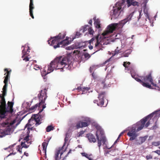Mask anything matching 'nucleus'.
I'll use <instances>...</instances> for the list:
<instances>
[{
  "mask_svg": "<svg viewBox=\"0 0 160 160\" xmlns=\"http://www.w3.org/2000/svg\"><path fill=\"white\" fill-rule=\"evenodd\" d=\"M130 72L132 77L139 82L143 86L149 89H153L151 85L149 84V82L155 87L156 89L160 91V80H158V82H154L151 72L145 76H138L133 70L130 71Z\"/></svg>",
  "mask_w": 160,
  "mask_h": 160,
  "instance_id": "nucleus-1",
  "label": "nucleus"
},
{
  "mask_svg": "<svg viewBox=\"0 0 160 160\" xmlns=\"http://www.w3.org/2000/svg\"><path fill=\"white\" fill-rule=\"evenodd\" d=\"M0 105V114L4 115L7 112L12 113L13 112V107L14 102L8 101V106L6 108V102L4 98L1 100Z\"/></svg>",
  "mask_w": 160,
  "mask_h": 160,
  "instance_id": "nucleus-2",
  "label": "nucleus"
},
{
  "mask_svg": "<svg viewBox=\"0 0 160 160\" xmlns=\"http://www.w3.org/2000/svg\"><path fill=\"white\" fill-rule=\"evenodd\" d=\"M97 130L96 133V136L98 140V145L100 149L102 143L103 145L105 144L106 141V137L104 135V132L102 130L100 127H96Z\"/></svg>",
  "mask_w": 160,
  "mask_h": 160,
  "instance_id": "nucleus-3",
  "label": "nucleus"
},
{
  "mask_svg": "<svg viewBox=\"0 0 160 160\" xmlns=\"http://www.w3.org/2000/svg\"><path fill=\"white\" fill-rule=\"evenodd\" d=\"M15 122V120L11 122L9 119H7L5 122H3L2 123V125L4 127H7L6 131H4L0 134V138H2L5 136L6 135L8 134L11 131V128L10 127L13 125Z\"/></svg>",
  "mask_w": 160,
  "mask_h": 160,
  "instance_id": "nucleus-4",
  "label": "nucleus"
},
{
  "mask_svg": "<svg viewBox=\"0 0 160 160\" xmlns=\"http://www.w3.org/2000/svg\"><path fill=\"white\" fill-rule=\"evenodd\" d=\"M123 5L122 2H117L115 6L113 7V12L112 14L111 19H115L118 18L121 12L122 7Z\"/></svg>",
  "mask_w": 160,
  "mask_h": 160,
  "instance_id": "nucleus-5",
  "label": "nucleus"
},
{
  "mask_svg": "<svg viewBox=\"0 0 160 160\" xmlns=\"http://www.w3.org/2000/svg\"><path fill=\"white\" fill-rule=\"evenodd\" d=\"M65 36L66 34L65 33H59L58 35L52 38L51 39L48 40V43L51 45H52L53 46L54 45H56L59 43L60 40H62L65 38Z\"/></svg>",
  "mask_w": 160,
  "mask_h": 160,
  "instance_id": "nucleus-6",
  "label": "nucleus"
},
{
  "mask_svg": "<svg viewBox=\"0 0 160 160\" xmlns=\"http://www.w3.org/2000/svg\"><path fill=\"white\" fill-rule=\"evenodd\" d=\"M4 71L6 72L4 74V75H6V76L5 77L4 80L3 81L5 84L2 88V93H3L4 96H6L7 92L8 83L9 79L11 70L8 71V69L6 68L4 69Z\"/></svg>",
  "mask_w": 160,
  "mask_h": 160,
  "instance_id": "nucleus-7",
  "label": "nucleus"
},
{
  "mask_svg": "<svg viewBox=\"0 0 160 160\" xmlns=\"http://www.w3.org/2000/svg\"><path fill=\"white\" fill-rule=\"evenodd\" d=\"M118 23H114L109 25L107 28V30L102 33V35L104 37V38H106V36L112 33L118 28Z\"/></svg>",
  "mask_w": 160,
  "mask_h": 160,
  "instance_id": "nucleus-8",
  "label": "nucleus"
},
{
  "mask_svg": "<svg viewBox=\"0 0 160 160\" xmlns=\"http://www.w3.org/2000/svg\"><path fill=\"white\" fill-rule=\"evenodd\" d=\"M47 90L46 89H44L41 90L38 95V97L39 99V102L42 104H45V101L47 97Z\"/></svg>",
  "mask_w": 160,
  "mask_h": 160,
  "instance_id": "nucleus-9",
  "label": "nucleus"
},
{
  "mask_svg": "<svg viewBox=\"0 0 160 160\" xmlns=\"http://www.w3.org/2000/svg\"><path fill=\"white\" fill-rule=\"evenodd\" d=\"M149 116L150 115H148L136 123L135 127L137 128V131H139L143 128L145 123L149 119L148 118Z\"/></svg>",
  "mask_w": 160,
  "mask_h": 160,
  "instance_id": "nucleus-10",
  "label": "nucleus"
},
{
  "mask_svg": "<svg viewBox=\"0 0 160 160\" xmlns=\"http://www.w3.org/2000/svg\"><path fill=\"white\" fill-rule=\"evenodd\" d=\"M106 93L105 92H102L98 95V100H94L93 102L94 103H97V105L98 106L102 107L104 105V98L106 96Z\"/></svg>",
  "mask_w": 160,
  "mask_h": 160,
  "instance_id": "nucleus-11",
  "label": "nucleus"
},
{
  "mask_svg": "<svg viewBox=\"0 0 160 160\" xmlns=\"http://www.w3.org/2000/svg\"><path fill=\"white\" fill-rule=\"evenodd\" d=\"M136 128L134 127H132L129 130L127 133V135L131 137L129 139L130 141H132L135 139L138 136V135L137 134Z\"/></svg>",
  "mask_w": 160,
  "mask_h": 160,
  "instance_id": "nucleus-12",
  "label": "nucleus"
},
{
  "mask_svg": "<svg viewBox=\"0 0 160 160\" xmlns=\"http://www.w3.org/2000/svg\"><path fill=\"white\" fill-rule=\"evenodd\" d=\"M55 66L56 65L55 64L54 62L53 61H52L51 62L50 64L48 66V68L47 71L45 69L46 67L44 68L43 70L42 74L44 76H45L47 74L52 72L54 69H56V68L54 67V66Z\"/></svg>",
  "mask_w": 160,
  "mask_h": 160,
  "instance_id": "nucleus-13",
  "label": "nucleus"
},
{
  "mask_svg": "<svg viewBox=\"0 0 160 160\" xmlns=\"http://www.w3.org/2000/svg\"><path fill=\"white\" fill-rule=\"evenodd\" d=\"M61 61L63 64V68H67L68 69L70 68V63H71L68 57L61 56Z\"/></svg>",
  "mask_w": 160,
  "mask_h": 160,
  "instance_id": "nucleus-14",
  "label": "nucleus"
},
{
  "mask_svg": "<svg viewBox=\"0 0 160 160\" xmlns=\"http://www.w3.org/2000/svg\"><path fill=\"white\" fill-rule=\"evenodd\" d=\"M45 104H42L40 102L36 104L35 105L32 106L30 108V110L31 111H34L38 108L39 111V113L41 112L44 109L46 108Z\"/></svg>",
  "mask_w": 160,
  "mask_h": 160,
  "instance_id": "nucleus-15",
  "label": "nucleus"
},
{
  "mask_svg": "<svg viewBox=\"0 0 160 160\" xmlns=\"http://www.w3.org/2000/svg\"><path fill=\"white\" fill-rule=\"evenodd\" d=\"M53 61L56 65L54 67L56 68V69H62L63 68L64 66H63V64L60 57L56 58Z\"/></svg>",
  "mask_w": 160,
  "mask_h": 160,
  "instance_id": "nucleus-16",
  "label": "nucleus"
},
{
  "mask_svg": "<svg viewBox=\"0 0 160 160\" xmlns=\"http://www.w3.org/2000/svg\"><path fill=\"white\" fill-rule=\"evenodd\" d=\"M40 113L38 112V114H34L32 115V117L31 118L32 120H34L36 122L35 126L36 127L38 126L41 123V119L42 118L43 116H42L40 115Z\"/></svg>",
  "mask_w": 160,
  "mask_h": 160,
  "instance_id": "nucleus-17",
  "label": "nucleus"
},
{
  "mask_svg": "<svg viewBox=\"0 0 160 160\" xmlns=\"http://www.w3.org/2000/svg\"><path fill=\"white\" fill-rule=\"evenodd\" d=\"M85 122H83L81 121H79L78 122L76 126L77 129L88 126L89 124V121L85 120Z\"/></svg>",
  "mask_w": 160,
  "mask_h": 160,
  "instance_id": "nucleus-18",
  "label": "nucleus"
},
{
  "mask_svg": "<svg viewBox=\"0 0 160 160\" xmlns=\"http://www.w3.org/2000/svg\"><path fill=\"white\" fill-rule=\"evenodd\" d=\"M63 146H64L61 148H59L57 151L55 155V160H58L63 158L62 156L64 152L65 151V150L62 151V148Z\"/></svg>",
  "mask_w": 160,
  "mask_h": 160,
  "instance_id": "nucleus-19",
  "label": "nucleus"
},
{
  "mask_svg": "<svg viewBox=\"0 0 160 160\" xmlns=\"http://www.w3.org/2000/svg\"><path fill=\"white\" fill-rule=\"evenodd\" d=\"M99 38V35H97L95 38L96 42L95 44V47L94 48L95 52H97L99 51L100 50L102 49L101 47L102 46V44L100 43V42L99 41L98 38Z\"/></svg>",
  "mask_w": 160,
  "mask_h": 160,
  "instance_id": "nucleus-20",
  "label": "nucleus"
},
{
  "mask_svg": "<svg viewBox=\"0 0 160 160\" xmlns=\"http://www.w3.org/2000/svg\"><path fill=\"white\" fill-rule=\"evenodd\" d=\"M69 42L66 39L62 41L61 42H59V43H58L56 45H54V48L55 49L56 48H57L60 47H64L66 45H67L69 44Z\"/></svg>",
  "mask_w": 160,
  "mask_h": 160,
  "instance_id": "nucleus-21",
  "label": "nucleus"
},
{
  "mask_svg": "<svg viewBox=\"0 0 160 160\" xmlns=\"http://www.w3.org/2000/svg\"><path fill=\"white\" fill-rule=\"evenodd\" d=\"M34 8V7L33 3V0H30V2L29 4V14L30 15L33 19L34 18L33 14V10Z\"/></svg>",
  "mask_w": 160,
  "mask_h": 160,
  "instance_id": "nucleus-22",
  "label": "nucleus"
},
{
  "mask_svg": "<svg viewBox=\"0 0 160 160\" xmlns=\"http://www.w3.org/2000/svg\"><path fill=\"white\" fill-rule=\"evenodd\" d=\"M86 136L90 142H96V139L94 136L92 134L88 133L87 134Z\"/></svg>",
  "mask_w": 160,
  "mask_h": 160,
  "instance_id": "nucleus-23",
  "label": "nucleus"
},
{
  "mask_svg": "<svg viewBox=\"0 0 160 160\" xmlns=\"http://www.w3.org/2000/svg\"><path fill=\"white\" fill-rule=\"evenodd\" d=\"M76 89L78 90L79 91H82L83 92H82V94H85L90 89V88L87 87H82L81 86H79Z\"/></svg>",
  "mask_w": 160,
  "mask_h": 160,
  "instance_id": "nucleus-24",
  "label": "nucleus"
},
{
  "mask_svg": "<svg viewBox=\"0 0 160 160\" xmlns=\"http://www.w3.org/2000/svg\"><path fill=\"white\" fill-rule=\"evenodd\" d=\"M134 12H132L130 13L125 19L122 20L121 22V23L123 24V25L125 24L126 22L131 20V19L132 17L133 14Z\"/></svg>",
  "mask_w": 160,
  "mask_h": 160,
  "instance_id": "nucleus-25",
  "label": "nucleus"
},
{
  "mask_svg": "<svg viewBox=\"0 0 160 160\" xmlns=\"http://www.w3.org/2000/svg\"><path fill=\"white\" fill-rule=\"evenodd\" d=\"M94 21V25L95 27L97 28H101L100 20L99 19H96V17H95L93 18Z\"/></svg>",
  "mask_w": 160,
  "mask_h": 160,
  "instance_id": "nucleus-26",
  "label": "nucleus"
},
{
  "mask_svg": "<svg viewBox=\"0 0 160 160\" xmlns=\"http://www.w3.org/2000/svg\"><path fill=\"white\" fill-rule=\"evenodd\" d=\"M126 2L128 7H129L131 5L134 6L138 5V2L134 1V0H127Z\"/></svg>",
  "mask_w": 160,
  "mask_h": 160,
  "instance_id": "nucleus-27",
  "label": "nucleus"
},
{
  "mask_svg": "<svg viewBox=\"0 0 160 160\" xmlns=\"http://www.w3.org/2000/svg\"><path fill=\"white\" fill-rule=\"evenodd\" d=\"M148 115H150L148 117V118L151 119V118L154 116L155 117L160 116V111H155L154 112Z\"/></svg>",
  "mask_w": 160,
  "mask_h": 160,
  "instance_id": "nucleus-28",
  "label": "nucleus"
},
{
  "mask_svg": "<svg viewBox=\"0 0 160 160\" xmlns=\"http://www.w3.org/2000/svg\"><path fill=\"white\" fill-rule=\"evenodd\" d=\"M81 154L82 156L85 157L89 160H92V158L90 157L92 155L91 154H88L85 152H82Z\"/></svg>",
  "mask_w": 160,
  "mask_h": 160,
  "instance_id": "nucleus-29",
  "label": "nucleus"
},
{
  "mask_svg": "<svg viewBox=\"0 0 160 160\" xmlns=\"http://www.w3.org/2000/svg\"><path fill=\"white\" fill-rule=\"evenodd\" d=\"M48 144V143L46 142H43L42 144V151L46 154V149L47 146Z\"/></svg>",
  "mask_w": 160,
  "mask_h": 160,
  "instance_id": "nucleus-30",
  "label": "nucleus"
},
{
  "mask_svg": "<svg viewBox=\"0 0 160 160\" xmlns=\"http://www.w3.org/2000/svg\"><path fill=\"white\" fill-rule=\"evenodd\" d=\"M99 67L98 65H93L90 67L89 68V71L90 73H92L93 70H95L96 68Z\"/></svg>",
  "mask_w": 160,
  "mask_h": 160,
  "instance_id": "nucleus-31",
  "label": "nucleus"
},
{
  "mask_svg": "<svg viewBox=\"0 0 160 160\" xmlns=\"http://www.w3.org/2000/svg\"><path fill=\"white\" fill-rule=\"evenodd\" d=\"M89 26L88 25L83 27L82 28L80 29V31L82 32H85L86 31L88 30V28H89Z\"/></svg>",
  "mask_w": 160,
  "mask_h": 160,
  "instance_id": "nucleus-32",
  "label": "nucleus"
},
{
  "mask_svg": "<svg viewBox=\"0 0 160 160\" xmlns=\"http://www.w3.org/2000/svg\"><path fill=\"white\" fill-rule=\"evenodd\" d=\"M54 127L50 125L48 126L46 128V131L47 132H49L51 130L54 129Z\"/></svg>",
  "mask_w": 160,
  "mask_h": 160,
  "instance_id": "nucleus-33",
  "label": "nucleus"
},
{
  "mask_svg": "<svg viewBox=\"0 0 160 160\" xmlns=\"http://www.w3.org/2000/svg\"><path fill=\"white\" fill-rule=\"evenodd\" d=\"M131 53L130 50L127 51L123 55V57H128L129 54Z\"/></svg>",
  "mask_w": 160,
  "mask_h": 160,
  "instance_id": "nucleus-34",
  "label": "nucleus"
},
{
  "mask_svg": "<svg viewBox=\"0 0 160 160\" xmlns=\"http://www.w3.org/2000/svg\"><path fill=\"white\" fill-rule=\"evenodd\" d=\"M112 71L110 70L109 72H108L107 74L106 78H111L112 77Z\"/></svg>",
  "mask_w": 160,
  "mask_h": 160,
  "instance_id": "nucleus-35",
  "label": "nucleus"
},
{
  "mask_svg": "<svg viewBox=\"0 0 160 160\" xmlns=\"http://www.w3.org/2000/svg\"><path fill=\"white\" fill-rule=\"evenodd\" d=\"M85 132V131H81L78 132L77 134V137H82Z\"/></svg>",
  "mask_w": 160,
  "mask_h": 160,
  "instance_id": "nucleus-36",
  "label": "nucleus"
},
{
  "mask_svg": "<svg viewBox=\"0 0 160 160\" xmlns=\"http://www.w3.org/2000/svg\"><path fill=\"white\" fill-rule=\"evenodd\" d=\"M22 148L21 146H20V145H19L17 146L16 149L18 152H20V153L21 154L22 153Z\"/></svg>",
  "mask_w": 160,
  "mask_h": 160,
  "instance_id": "nucleus-37",
  "label": "nucleus"
},
{
  "mask_svg": "<svg viewBox=\"0 0 160 160\" xmlns=\"http://www.w3.org/2000/svg\"><path fill=\"white\" fill-rule=\"evenodd\" d=\"M147 136H145L143 137H141V142L139 143V144H142L143 142H144L147 138Z\"/></svg>",
  "mask_w": 160,
  "mask_h": 160,
  "instance_id": "nucleus-38",
  "label": "nucleus"
},
{
  "mask_svg": "<svg viewBox=\"0 0 160 160\" xmlns=\"http://www.w3.org/2000/svg\"><path fill=\"white\" fill-rule=\"evenodd\" d=\"M152 145L155 146H159L160 145V141L152 142Z\"/></svg>",
  "mask_w": 160,
  "mask_h": 160,
  "instance_id": "nucleus-39",
  "label": "nucleus"
},
{
  "mask_svg": "<svg viewBox=\"0 0 160 160\" xmlns=\"http://www.w3.org/2000/svg\"><path fill=\"white\" fill-rule=\"evenodd\" d=\"M118 47H117V49H115L114 52L113 53H112V54L113 56H115L116 54H117L119 52V50L118 49Z\"/></svg>",
  "mask_w": 160,
  "mask_h": 160,
  "instance_id": "nucleus-40",
  "label": "nucleus"
},
{
  "mask_svg": "<svg viewBox=\"0 0 160 160\" xmlns=\"http://www.w3.org/2000/svg\"><path fill=\"white\" fill-rule=\"evenodd\" d=\"M27 133H28V135L26 136L24 138V140L26 142H27L29 141V131H28L27 132Z\"/></svg>",
  "mask_w": 160,
  "mask_h": 160,
  "instance_id": "nucleus-41",
  "label": "nucleus"
},
{
  "mask_svg": "<svg viewBox=\"0 0 160 160\" xmlns=\"http://www.w3.org/2000/svg\"><path fill=\"white\" fill-rule=\"evenodd\" d=\"M88 32L91 35L94 32V31L92 29V28L89 27V28H88Z\"/></svg>",
  "mask_w": 160,
  "mask_h": 160,
  "instance_id": "nucleus-42",
  "label": "nucleus"
},
{
  "mask_svg": "<svg viewBox=\"0 0 160 160\" xmlns=\"http://www.w3.org/2000/svg\"><path fill=\"white\" fill-rule=\"evenodd\" d=\"M130 64V62H124L123 65L125 68H128V66Z\"/></svg>",
  "mask_w": 160,
  "mask_h": 160,
  "instance_id": "nucleus-43",
  "label": "nucleus"
},
{
  "mask_svg": "<svg viewBox=\"0 0 160 160\" xmlns=\"http://www.w3.org/2000/svg\"><path fill=\"white\" fill-rule=\"evenodd\" d=\"M25 142H22L21 143V144L20 146H21L22 148H28V146L25 144Z\"/></svg>",
  "mask_w": 160,
  "mask_h": 160,
  "instance_id": "nucleus-44",
  "label": "nucleus"
},
{
  "mask_svg": "<svg viewBox=\"0 0 160 160\" xmlns=\"http://www.w3.org/2000/svg\"><path fill=\"white\" fill-rule=\"evenodd\" d=\"M28 49H27L26 50H25V49H24L22 51V57L23 58L24 56H25L27 54V51H26L27 50L28 51Z\"/></svg>",
  "mask_w": 160,
  "mask_h": 160,
  "instance_id": "nucleus-45",
  "label": "nucleus"
},
{
  "mask_svg": "<svg viewBox=\"0 0 160 160\" xmlns=\"http://www.w3.org/2000/svg\"><path fill=\"white\" fill-rule=\"evenodd\" d=\"M106 80L104 79L102 81V84L103 86V87L104 88L105 87H107V84L105 83Z\"/></svg>",
  "mask_w": 160,
  "mask_h": 160,
  "instance_id": "nucleus-46",
  "label": "nucleus"
},
{
  "mask_svg": "<svg viewBox=\"0 0 160 160\" xmlns=\"http://www.w3.org/2000/svg\"><path fill=\"white\" fill-rule=\"evenodd\" d=\"M85 58H86L87 59L89 58L91 56L88 53H86L84 54Z\"/></svg>",
  "mask_w": 160,
  "mask_h": 160,
  "instance_id": "nucleus-47",
  "label": "nucleus"
},
{
  "mask_svg": "<svg viewBox=\"0 0 160 160\" xmlns=\"http://www.w3.org/2000/svg\"><path fill=\"white\" fill-rule=\"evenodd\" d=\"M81 35V34L79 32H77L75 35V38H78Z\"/></svg>",
  "mask_w": 160,
  "mask_h": 160,
  "instance_id": "nucleus-48",
  "label": "nucleus"
},
{
  "mask_svg": "<svg viewBox=\"0 0 160 160\" xmlns=\"http://www.w3.org/2000/svg\"><path fill=\"white\" fill-rule=\"evenodd\" d=\"M74 47L73 46H71L66 48V49L67 50H71L74 49Z\"/></svg>",
  "mask_w": 160,
  "mask_h": 160,
  "instance_id": "nucleus-49",
  "label": "nucleus"
},
{
  "mask_svg": "<svg viewBox=\"0 0 160 160\" xmlns=\"http://www.w3.org/2000/svg\"><path fill=\"white\" fill-rule=\"evenodd\" d=\"M146 158L147 160H149V159H152V157L151 155H147L146 156Z\"/></svg>",
  "mask_w": 160,
  "mask_h": 160,
  "instance_id": "nucleus-50",
  "label": "nucleus"
},
{
  "mask_svg": "<svg viewBox=\"0 0 160 160\" xmlns=\"http://www.w3.org/2000/svg\"><path fill=\"white\" fill-rule=\"evenodd\" d=\"M71 151H72V150L71 149H70L69 152H68V153L66 155H65V157H64L63 158V160H64L66 158V157H67L68 155L71 152Z\"/></svg>",
  "mask_w": 160,
  "mask_h": 160,
  "instance_id": "nucleus-51",
  "label": "nucleus"
},
{
  "mask_svg": "<svg viewBox=\"0 0 160 160\" xmlns=\"http://www.w3.org/2000/svg\"><path fill=\"white\" fill-rule=\"evenodd\" d=\"M34 68L36 70H38L40 69V67L38 66L37 65L34 66Z\"/></svg>",
  "mask_w": 160,
  "mask_h": 160,
  "instance_id": "nucleus-52",
  "label": "nucleus"
},
{
  "mask_svg": "<svg viewBox=\"0 0 160 160\" xmlns=\"http://www.w3.org/2000/svg\"><path fill=\"white\" fill-rule=\"evenodd\" d=\"M153 152L156 153L157 154H158V155H160V150H157L156 151H153Z\"/></svg>",
  "mask_w": 160,
  "mask_h": 160,
  "instance_id": "nucleus-53",
  "label": "nucleus"
},
{
  "mask_svg": "<svg viewBox=\"0 0 160 160\" xmlns=\"http://www.w3.org/2000/svg\"><path fill=\"white\" fill-rule=\"evenodd\" d=\"M149 124H150V122H149V121H148L145 124V125H144L145 127L146 128H147L149 126Z\"/></svg>",
  "mask_w": 160,
  "mask_h": 160,
  "instance_id": "nucleus-54",
  "label": "nucleus"
},
{
  "mask_svg": "<svg viewBox=\"0 0 160 160\" xmlns=\"http://www.w3.org/2000/svg\"><path fill=\"white\" fill-rule=\"evenodd\" d=\"M92 76L93 77V78L94 79H96L97 78L96 75L93 72L92 73Z\"/></svg>",
  "mask_w": 160,
  "mask_h": 160,
  "instance_id": "nucleus-55",
  "label": "nucleus"
},
{
  "mask_svg": "<svg viewBox=\"0 0 160 160\" xmlns=\"http://www.w3.org/2000/svg\"><path fill=\"white\" fill-rule=\"evenodd\" d=\"M23 60L25 61L26 62H27L29 61V58L27 57L26 58H25L23 59Z\"/></svg>",
  "mask_w": 160,
  "mask_h": 160,
  "instance_id": "nucleus-56",
  "label": "nucleus"
},
{
  "mask_svg": "<svg viewBox=\"0 0 160 160\" xmlns=\"http://www.w3.org/2000/svg\"><path fill=\"white\" fill-rule=\"evenodd\" d=\"M28 126L29 125H28V124H26V127H27L28 129V130H29L30 129L31 130H32L33 128H30L29 126L28 127Z\"/></svg>",
  "mask_w": 160,
  "mask_h": 160,
  "instance_id": "nucleus-57",
  "label": "nucleus"
},
{
  "mask_svg": "<svg viewBox=\"0 0 160 160\" xmlns=\"http://www.w3.org/2000/svg\"><path fill=\"white\" fill-rule=\"evenodd\" d=\"M110 58H109V59H108V60H106L104 63H103V64H106V63H107L108 62H109L110 61Z\"/></svg>",
  "mask_w": 160,
  "mask_h": 160,
  "instance_id": "nucleus-58",
  "label": "nucleus"
},
{
  "mask_svg": "<svg viewBox=\"0 0 160 160\" xmlns=\"http://www.w3.org/2000/svg\"><path fill=\"white\" fill-rule=\"evenodd\" d=\"M82 44H84V45H81V43H80L79 45V46H78V48H81V47H82L83 46H84L85 45V44L84 43H82Z\"/></svg>",
  "mask_w": 160,
  "mask_h": 160,
  "instance_id": "nucleus-59",
  "label": "nucleus"
},
{
  "mask_svg": "<svg viewBox=\"0 0 160 160\" xmlns=\"http://www.w3.org/2000/svg\"><path fill=\"white\" fill-rule=\"evenodd\" d=\"M6 96H4L3 93H2V95H0V98H1V99H2L3 98H4V97Z\"/></svg>",
  "mask_w": 160,
  "mask_h": 160,
  "instance_id": "nucleus-60",
  "label": "nucleus"
},
{
  "mask_svg": "<svg viewBox=\"0 0 160 160\" xmlns=\"http://www.w3.org/2000/svg\"><path fill=\"white\" fill-rule=\"evenodd\" d=\"M92 19H90L88 23L90 24L91 25H92Z\"/></svg>",
  "mask_w": 160,
  "mask_h": 160,
  "instance_id": "nucleus-61",
  "label": "nucleus"
},
{
  "mask_svg": "<svg viewBox=\"0 0 160 160\" xmlns=\"http://www.w3.org/2000/svg\"><path fill=\"white\" fill-rule=\"evenodd\" d=\"M141 12H140L139 16L138 17V20L141 18Z\"/></svg>",
  "mask_w": 160,
  "mask_h": 160,
  "instance_id": "nucleus-62",
  "label": "nucleus"
},
{
  "mask_svg": "<svg viewBox=\"0 0 160 160\" xmlns=\"http://www.w3.org/2000/svg\"><path fill=\"white\" fill-rule=\"evenodd\" d=\"M24 155H25L26 156L28 157V153H27L26 152H25L24 153Z\"/></svg>",
  "mask_w": 160,
  "mask_h": 160,
  "instance_id": "nucleus-63",
  "label": "nucleus"
},
{
  "mask_svg": "<svg viewBox=\"0 0 160 160\" xmlns=\"http://www.w3.org/2000/svg\"><path fill=\"white\" fill-rule=\"evenodd\" d=\"M93 47L92 46L90 45L89 46V48L91 50L93 48Z\"/></svg>",
  "mask_w": 160,
  "mask_h": 160,
  "instance_id": "nucleus-64",
  "label": "nucleus"
}]
</instances>
